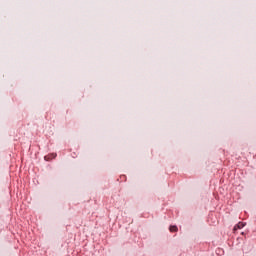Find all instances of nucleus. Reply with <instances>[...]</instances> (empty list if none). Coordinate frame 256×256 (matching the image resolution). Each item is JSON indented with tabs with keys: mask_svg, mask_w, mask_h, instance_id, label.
<instances>
[{
	"mask_svg": "<svg viewBox=\"0 0 256 256\" xmlns=\"http://www.w3.org/2000/svg\"><path fill=\"white\" fill-rule=\"evenodd\" d=\"M245 227V223L239 222L236 226H234V231H237V229H243Z\"/></svg>",
	"mask_w": 256,
	"mask_h": 256,
	"instance_id": "1",
	"label": "nucleus"
},
{
	"mask_svg": "<svg viewBox=\"0 0 256 256\" xmlns=\"http://www.w3.org/2000/svg\"><path fill=\"white\" fill-rule=\"evenodd\" d=\"M170 231H171V233H177V231H179V229L177 228V226H170Z\"/></svg>",
	"mask_w": 256,
	"mask_h": 256,
	"instance_id": "2",
	"label": "nucleus"
}]
</instances>
